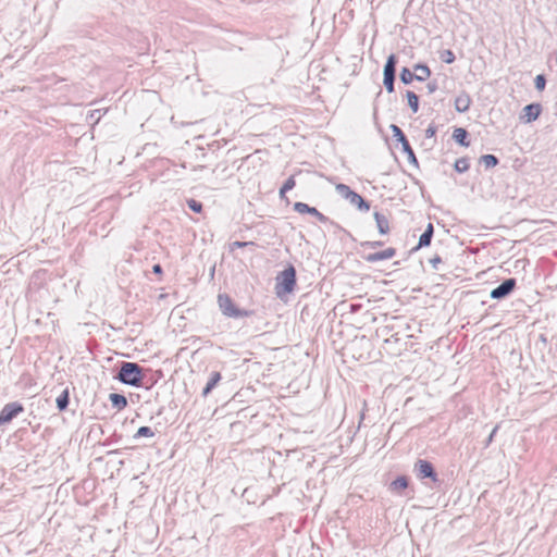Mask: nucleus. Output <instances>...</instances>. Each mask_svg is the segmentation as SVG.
I'll list each match as a JSON object with an SVG mask.
<instances>
[{
  "instance_id": "nucleus-27",
  "label": "nucleus",
  "mask_w": 557,
  "mask_h": 557,
  "mask_svg": "<svg viewBox=\"0 0 557 557\" xmlns=\"http://www.w3.org/2000/svg\"><path fill=\"white\" fill-rule=\"evenodd\" d=\"M106 112H107V110H104V111H101L100 109L92 110L89 112V114L87 116V121L92 124H97L100 121L101 116L103 114H106Z\"/></svg>"
},
{
  "instance_id": "nucleus-10",
  "label": "nucleus",
  "mask_w": 557,
  "mask_h": 557,
  "mask_svg": "<svg viewBox=\"0 0 557 557\" xmlns=\"http://www.w3.org/2000/svg\"><path fill=\"white\" fill-rule=\"evenodd\" d=\"M434 233V227L432 223H429L425 231L420 235L417 247L413 250H418L422 247H428L431 244L432 237Z\"/></svg>"
},
{
  "instance_id": "nucleus-36",
  "label": "nucleus",
  "mask_w": 557,
  "mask_h": 557,
  "mask_svg": "<svg viewBox=\"0 0 557 557\" xmlns=\"http://www.w3.org/2000/svg\"><path fill=\"white\" fill-rule=\"evenodd\" d=\"M442 262V258L440 256H434L430 259V263L432 264L433 269H437V265Z\"/></svg>"
},
{
  "instance_id": "nucleus-23",
  "label": "nucleus",
  "mask_w": 557,
  "mask_h": 557,
  "mask_svg": "<svg viewBox=\"0 0 557 557\" xmlns=\"http://www.w3.org/2000/svg\"><path fill=\"white\" fill-rule=\"evenodd\" d=\"M416 76L417 75L414 73H412L408 67H403L401 71H400L399 78H400L403 84L408 85L413 79H416Z\"/></svg>"
},
{
  "instance_id": "nucleus-38",
  "label": "nucleus",
  "mask_w": 557,
  "mask_h": 557,
  "mask_svg": "<svg viewBox=\"0 0 557 557\" xmlns=\"http://www.w3.org/2000/svg\"><path fill=\"white\" fill-rule=\"evenodd\" d=\"M383 243L382 242H379V240H375V242H366L362 244V246H366V247H369V248H376V247H380L382 246Z\"/></svg>"
},
{
  "instance_id": "nucleus-28",
  "label": "nucleus",
  "mask_w": 557,
  "mask_h": 557,
  "mask_svg": "<svg viewBox=\"0 0 557 557\" xmlns=\"http://www.w3.org/2000/svg\"><path fill=\"white\" fill-rule=\"evenodd\" d=\"M295 178L294 176H289L283 184V186L280 189V196L283 197L285 193L292 190L295 187Z\"/></svg>"
},
{
  "instance_id": "nucleus-25",
  "label": "nucleus",
  "mask_w": 557,
  "mask_h": 557,
  "mask_svg": "<svg viewBox=\"0 0 557 557\" xmlns=\"http://www.w3.org/2000/svg\"><path fill=\"white\" fill-rule=\"evenodd\" d=\"M454 169L458 173H465L469 170V160L467 158H459L455 161Z\"/></svg>"
},
{
  "instance_id": "nucleus-1",
  "label": "nucleus",
  "mask_w": 557,
  "mask_h": 557,
  "mask_svg": "<svg viewBox=\"0 0 557 557\" xmlns=\"http://www.w3.org/2000/svg\"><path fill=\"white\" fill-rule=\"evenodd\" d=\"M116 379L125 385L139 387L143 381V368L135 362H122Z\"/></svg>"
},
{
  "instance_id": "nucleus-18",
  "label": "nucleus",
  "mask_w": 557,
  "mask_h": 557,
  "mask_svg": "<svg viewBox=\"0 0 557 557\" xmlns=\"http://www.w3.org/2000/svg\"><path fill=\"white\" fill-rule=\"evenodd\" d=\"M467 137H468V132L465 128H462V127L455 128V131L453 133V138L457 144H459L462 147H469L470 143L467 140Z\"/></svg>"
},
{
  "instance_id": "nucleus-16",
  "label": "nucleus",
  "mask_w": 557,
  "mask_h": 557,
  "mask_svg": "<svg viewBox=\"0 0 557 557\" xmlns=\"http://www.w3.org/2000/svg\"><path fill=\"white\" fill-rule=\"evenodd\" d=\"M109 399L111 401V405L116 410H122L127 406V399L122 394L112 393L109 395Z\"/></svg>"
},
{
  "instance_id": "nucleus-33",
  "label": "nucleus",
  "mask_w": 557,
  "mask_h": 557,
  "mask_svg": "<svg viewBox=\"0 0 557 557\" xmlns=\"http://www.w3.org/2000/svg\"><path fill=\"white\" fill-rule=\"evenodd\" d=\"M438 86H437V83L435 81L433 82H429L428 85H426V89H428V92L429 94H433L437 90Z\"/></svg>"
},
{
  "instance_id": "nucleus-17",
  "label": "nucleus",
  "mask_w": 557,
  "mask_h": 557,
  "mask_svg": "<svg viewBox=\"0 0 557 557\" xmlns=\"http://www.w3.org/2000/svg\"><path fill=\"white\" fill-rule=\"evenodd\" d=\"M221 380V373L218 371H214L211 373L209 381L207 382L205 388L202 389V396L207 397L210 392L215 387V385Z\"/></svg>"
},
{
  "instance_id": "nucleus-31",
  "label": "nucleus",
  "mask_w": 557,
  "mask_h": 557,
  "mask_svg": "<svg viewBox=\"0 0 557 557\" xmlns=\"http://www.w3.org/2000/svg\"><path fill=\"white\" fill-rule=\"evenodd\" d=\"M534 84H535V88L539 90V91H542L544 90L545 88V85H546V78L543 74H539L536 75L535 79H534Z\"/></svg>"
},
{
  "instance_id": "nucleus-30",
  "label": "nucleus",
  "mask_w": 557,
  "mask_h": 557,
  "mask_svg": "<svg viewBox=\"0 0 557 557\" xmlns=\"http://www.w3.org/2000/svg\"><path fill=\"white\" fill-rule=\"evenodd\" d=\"M441 59L446 64H451V63H454L456 57L451 50L446 49V50L442 51Z\"/></svg>"
},
{
  "instance_id": "nucleus-26",
  "label": "nucleus",
  "mask_w": 557,
  "mask_h": 557,
  "mask_svg": "<svg viewBox=\"0 0 557 557\" xmlns=\"http://www.w3.org/2000/svg\"><path fill=\"white\" fill-rule=\"evenodd\" d=\"M480 162L486 168H494L498 164V159L494 154H483Z\"/></svg>"
},
{
  "instance_id": "nucleus-37",
  "label": "nucleus",
  "mask_w": 557,
  "mask_h": 557,
  "mask_svg": "<svg viewBox=\"0 0 557 557\" xmlns=\"http://www.w3.org/2000/svg\"><path fill=\"white\" fill-rule=\"evenodd\" d=\"M497 431H498V425H495L486 440L485 446H488L493 442V438H494L495 434L497 433Z\"/></svg>"
},
{
  "instance_id": "nucleus-12",
  "label": "nucleus",
  "mask_w": 557,
  "mask_h": 557,
  "mask_svg": "<svg viewBox=\"0 0 557 557\" xmlns=\"http://www.w3.org/2000/svg\"><path fill=\"white\" fill-rule=\"evenodd\" d=\"M373 216H374L379 233L381 235H386L389 232V223H388L387 218L379 211H375Z\"/></svg>"
},
{
  "instance_id": "nucleus-21",
  "label": "nucleus",
  "mask_w": 557,
  "mask_h": 557,
  "mask_svg": "<svg viewBox=\"0 0 557 557\" xmlns=\"http://www.w3.org/2000/svg\"><path fill=\"white\" fill-rule=\"evenodd\" d=\"M406 98L408 100V106L410 107L412 112L413 113L418 112V110H419V98H418V96L413 91L407 90Z\"/></svg>"
},
{
  "instance_id": "nucleus-3",
  "label": "nucleus",
  "mask_w": 557,
  "mask_h": 557,
  "mask_svg": "<svg viewBox=\"0 0 557 557\" xmlns=\"http://www.w3.org/2000/svg\"><path fill=\"white\" fill-rule=\"evenodd\" d=\"M218 304H219V308H220L221 312L225 317H228V318L238 319V318L248 317L251 313L248 310L238 309L234 305L232 298L226 294H220L218 296Z\"/></svg>"
},
{
  "instance_id": "nucleus-4",
  "label": "nucleus",
  "mask_w": 557,
  "mask_h": 557,
  "mask_svg": "<svg viewBox=\"0 0 557 557\" xmlns=\"http://www.w3.org/2000/svg\"><path fill=\"white\" fill-rule=\"evenodd\" d=\"M396 55H388L383 70V84L387 92L395 90Z\"/></svg>"
},
{
  "instance_id": "nucleus-41",
  "label": "nucleus",
  "mask_w": 557,
  "mask_h": 557,
  "mask_svg": "<svg viewBox=\"0 0 557 557\" xmlns=\"http://www.w3.org/2000/svg\"><path fill=\"white\" fill-rule=\"evenodd\" d=\"M331 224L334 225L336 228L342 230V227L337 223L331 222Z\"/></svg>"
},
{
  "instance_id": "nucleus-35",
  "label": "nucleus",
  "mask_w": 557,
  "mask_h": 557,
  "mask_svg": "<svg viewBox=\"0 0 557 557\" xmlns=\"http://www.w3.org/2000/svg\"><path fill=\"white\" fill-rule=\"evenodd\" d=\"M317 218V220L321 223H326V222H330L329 218L325 216L323 213H321L318 209H317V213L313 215Z\"/></svg>"
},
{
  "instance_id": "nucleus-39",
  "label": "nucleus",
  "mask_w": 557,
  "mask_h": 557,
  "mask_svg": "<svg viewBox=\"0 0 557 557\" xmlns=\"http://www.w3.org/2000/svg\"><path fill=\"white\" fill-rule=\"evenodd\" d=\"M152 271H153V273H156V274H161V273H162V267H161L160 264H154V265L152 267Z\"/></svg>"
},
{
  "instance_id": "nucleus-24",
  "label": "nucleus",
  "mask_w": 557,
  "mask_h": 557,
  "mask_svg": "<svg viewBox=\"0 0 557 557\" xmlns=\"http://www.w3.org/2000/svg\"><path fill=\"white\" fill-rule=\"evenodd\" d=\"M408 486V480L406 476H398L391 483V490L400 491Z\"/></svg>"
},
{
  "instance_id": "nucleus-22",
  "label": "nucleus",
  "mask_w": 557,
  "mask_h": 557,
  "mask_svg": "<svg viewBox=\"0 0 557 557\" xmlns=\"http://www.w3.org/2000/svg\"><path fill=\"white\" fill-rule=\"evenodd\" d=\"M69 401H70V398H69V391L67 389H64L60 396H58L55 403H57V408L60 410V411H63L67 408L69 406Z\"/></svg>"
},
{
  "instance_id": "nucleus-40",
  "label": "nucleus",
  "mask_w": 557,
  "mask_h": 557,
  "mask_svg": "<svg viewBox=\"0 0 557 557\" xmlns=\"http://www.w3.org/2000/svg\"><path fill=\"white\" fill-rule=\"evenodd\" d=\"M250 243H247V242H234L233 246H235V247H244V246H247Z\"/></svg>"
},
{
  "instance_id": "nucleus-5",
  "label": "nucleus",
  "mask_w": 557,
  "mask_h": 557,
  "mask_svg": "<svg viewBox=\"0 0 557 557\" xmlns=\"http://www.w3.org/2000/svg\"><path fill=\"white\" fill-rule=\"evenodd\" d=\"M391 129H392V133H393V137L401 144V149L404 151V153L407 154V159L410 163H413V164H418V160L416 158V154L411 148V146L409 145V141L407 140L404 132L400 129V127H398L397 125L395 124H392L391 125Z\"/></svg>"
},
{
  "instance_id": "nucleus-13",
  "label": "nucleus",
  "mask_w": 557,
  "mask_h": 557,
  "mask_svg": "<svg viewBox=\"0 0 557 557\" xmlns=\"http://www.w3.org/2000/svg\"><path fill=\"white\" fill-rule=\"evenodd\" d=\"M527 122L535 121L541 114L542 107L540 103H530L523 108Z\"/></svg>"
},
{
  "instance_id": "nucleus-34",
  "label": "nucleus",
  "mask_w": 557,
  "mask_h": 557,
  "mask_svg": "<svg viewBox=\"0 0 557 557\" xmlns=\"http://www.w3.org/2000/svg\"><path fill=\"white\" fill-rule=\"evenodd\" d=\"M436 133V127L434 125H429L428 128L425 129V136L426 138H431L435 135Z\"/></svg>"
},
{
  "instance_id": "nucleus-19",
  "label": "nucleus",
  "mask_w": 557,
  "mask_h": 557,
  "mask_svg": "<svg viewBox=\"0 0 557 557\" xmlns=\"http://www.w3.org/2000/svg\"><path fill=\"white\" fill-rule=\"evenodd\" d=\"M294 210L299 214H311L314 215L317 213V208L310 207L305 202H295Z\"/></svg>"
},
{
  "instance_id": "nucleus-7",
  "label": "nucleus",
  "mask_w": 557,
  "mask_h": 557,
  "mask_svg": "<svg viewBox=\"0 0 557 557\" xmlns=\"http://www.w3.org/2000/svg\"><path fill=\"white\" fill-rule=\"evenodd\" d=\"M23 410L24 407L17 401L7 404L0 411V425L9 423Z\"/></svg>"
},
{
  "instance_id": "nucleus-6",
  "label": "nucleus",
  "mask_w": 557,
  "mask_h": 557,
  "mask_svg": "<svg viewBox=\"0 0 557 557\" xmlns=\"http://www.w3.org/2000/svg\"><path fill=\"white\" fill-rule=\"evenodd\" d=\"M516 285V278H507L504 282H502L497 287L491 290L490 297L496 300L504 299L513 292Z\"/></svg>"
},
{
  "instance_id": "nucleus-15",
  "label": "nucleus",
  "mask_w": 557,
  "mask_h": 557,
  "mask_svg": "<svg viewBox=\"0 0 557 557\" xmlns=\"http://www.w3.org/2000/svg\"><path fill=\"white\" fill-rule=\"evenodd\" d=\"M348 201L351 206H355L360 211L370 210V203L357 193H355Z\"/></svg>"
},
{
  "instance_id": "nucleus-20",
  "label": "nucleus",
  "mask_w": 557,
  "mask_h": 557,
  "mask_svg": "<svg viewBox=\"0 0 557 557\" xmlns=\"http://www.w3.org/2000/svg\"><path fill=\"white\" fill-rule=\"evenodd\" d=\"M335 189L337 194L346 200H349L351 196L356 193L352 189H350L348 185L342 183L337 184L335 186Z\"/></svg>"
},
{
  "instance_id": "nucleus-2",
  "label": "nucleus",
  "mask_w": 557,
  "mask_h": 557,
  "mask_svg": "<svg viewBox=\"0 0 557 557\" xmlns=\"http://www.w3.org/2000/svg\"><path fill=\"white\" fill-rule=\"evenodd\" d=\"M296 285V270L293 265H289L285 270L278 273L276 276L275 290L278 297L289 294L294 290Z\"/></svg>"
},
{
  "instance_id": "nucleus-29",
  "label": "nucleus",
  "mask_w": 557,
  "mask_h": 557,
  "mask_svg": "<svg viewBox=\"0 0 557 557\" xmlns=\"http://www.w3.org/2000/svg\"><path fill=\"white\" fill-rule=\"evenodd\" d=\"M154 436V432L149 426H140L136 434L134 435L135 438L138 437H152Z\"/></svg>"
},
{
  "instance_id": "nucleus-11",
  "label": "nucleus",
  "mask_w": 557,
  "mask_h": 557,
  "mask_svg": "<svg viewBox=\"0 0 557 557\" xmlns=\"http://www.w3.org/2000/svg\"><path fill=\"white\" fill-rule=\"evenodd\" d=\"M471 104V98L468 94L462 92L455 99V109L457 112L463 113L469 110Z\"/></svg>"
},
{
  "instance_id": "nucleus-9",
  "label": "nucleus",
  "mask_w": 557,
  "mask_h": 557,
  "mask_svg": "<svg viewBox=\"0 0 557 557\" xmlns=\"http://www.w3.org/2000/svg\"><path fill=\"white\" fill-rule=\"evenodd\" d=\"M396 249L393 247H388L382 251L369 253L364 257V260L370 263H375L383 260H388L395 257Z\"/></svg>"
},
{
  "instance_id": "nucleus-32",
  "label": "nucleus",
  "mask_w": 557,
  "mask_h": 557,
  "mask_svg": "<svg viewBox=\"0 0 557 557\" xmlns=\"http://www.w3.org/2000/svg\"><path fill=\"white\" fill-rule=\"evenodd\" d=\"M187 205H188V208H189L191 211L196 212V213H200V212H201V210H202V205H201V202H199V201H197V200H195V199H189V200H187Z\"/></svg>"
},
{
  "instance_id": "nucleus-14",
  "label": "nucleus",
  "mask_w": 557,
  "mask_h": 557,
  "mask_svg": "<svg viewBox=\"0 0 557 557\" xmlns=\"http://www.w3.org/2000/svg\"><path fill=\"white\" fill-rule=\"evenodd\" d=\"M413 70H414V74L417 75L416 79L419 82H423L431 76V70L426 64H422V63L416 64L413 66Z\"/></svg>"
},
{
  "instance_id": "nucleus-8",
  "label": "nucleus",
  "mask_w": 557,
  "mask_h": 557,
  "mask_svg": "<svg viewBox=\"0 0 557 557\" xmlns=\"http://www.w3.org/2000/svg\"><path fill=\"white\" fill-rule=\"evenodd\" d=\"M416 471L419 479H431L433 482H437V473L435 472L432 463L424 459H419L416 462Z\"/></svg>"
}]
</instances>
